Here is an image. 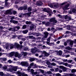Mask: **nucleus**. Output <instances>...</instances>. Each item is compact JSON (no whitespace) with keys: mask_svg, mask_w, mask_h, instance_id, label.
I'll use <instances>...</instances> for the list:
<instances>
[{"mask_svg":"<svg viewBox=\"0 0 76 76\" xmlns=\"http://www.w3.org/2000/svg\"><path fill=\"white\" fill-rule=\"evenodd\" d=\"M9 68L7 69V71L8 72H13V71L16 72L17 71L18 67L17 66H15L14 68H13V66L11 65H9L8 66Z\"/></svg>","mask_w":76,"mask_h":76,"instance_id":"1","label":"nucleus"},{"mask_svg":"<svg viewBox=\"0 0 76 76\" xmlns=\"http://www.w3.org/2000/svg\"><path fill=\"white\" fill-rule=\"evenodd\" d=\"M15 46L17 48H19L20 47V45L18 44V43L16 42L15 43L14 45H13V44H11L10 45V49L13 48V47H14Z\"/></svg>","mask_w":76,"mask_h":76,"instance_id":"2","label":"nucleus"},{"mask_svg":"<svg viewBox=\"0 0 76 76\" xmlns=\"http://www.w3.org/2000/svg\"><path fill=\"white\" fill-rule=\"evenodd\" d=\"M16 73L18 75V76H28V75L25 74L23 72L21 73L20 71L17 72Z\"/></svg>","mask_w":76,"mask_h":76,"instance_id":"3","label":"nucleus"},{"mask_svg":"<svg viewBox=\"0 0 76 76\" xmlns=\"http://www.w3.org/2000/svg\"><path fill=\"white\" fill-rule=\"evenodd\" d=\"M21 64L22 66H26V67L29 66V64L28 61L22 62H21Z\"/></svg>","mask_w":76,"mask_h":76,"instance_id":"4","label":"nucleus"},{"mask_svg":"<svg viewBox=\"0 0 76 76\" xmlns=\"http://www.w3.org/2000/svg\"><path fill=\"white\" fill-rule=\"evenodd\" d=\"M37 51H38V49L36 47H34V48H32L31 50V52L33 54L35 53Z\"/></svg>","mask_w":76,"mask_h":76,"instance_id":"5","label":"nucleus"},{"mask_svg":"<svg viewBox=\"0 0 76 76\" xmlns=\"http://www.w3.org/2000/svg\"><path fill=\"white\" fill-rule=\"evenodd\" d=\"M13 12H11V10H8L5 11L4 14L5 15H7V14H9V15H12Z\"/></svg>","mask_w":76,"mask_h":76,"instance_id":"6","label":"nucleus"},{"mask_svg":"<svg viewBox=\"0 0 76 76\" xmlns=\"http://www.w3.org/2000/svg\"><path fill=\"white\" fill-rule=\"evenodd\" d=\"M49 20L50 22H53V23H57V21L56 20V18H52Z\"/></svg>","mask_w":76,"mask_h":76,"instance_id":"7","label":"nucleus"},{"mask_svg":"<svg viewBox=\"0 0 76 76\" xmlns=\"http://www.w3.org/2000/svg\"><path fill=\"white\" fill-rule=\"evenodd\" d=\"M69 6H70L69 4H66L65 6L63 8V10H69V8H68V7H69Z\"/></svg>","mask_w":76,"mask_h":76,"instance_id":"8","label":"nucleus"},{"mask_svg":"<svg viewBox=\"0 0 76 76\" xmlns=\"http://www.w3.org/2000/svg\"><path fill=\"white\" fill-rule=\"evenodd\" d=\"M28 54L29 53H28L23 51L21 53V56H22L23 55L24 57H26V56L27 55H28Z\"/></svg>","mask_w":76,"mask_h":76,"instance_id":"9","label":"nucleus"},{"mask_svg":"<svg viewBox=\"0 0 76 76\" xmlns=\"http://www.w3.org/2000/svg\"><path fill=\"white\" fill-rule=\"evenodd\" d=\"M65 19H66V21H69L72 18H70V17H68L67 16V15H65Z\"/></svg>","mask_w":76,"mask_h":76,"instance_id":"10","label":"nucleus"},{"mask_svg":"<svg viewBox=\"0 0 76 76\" xmlns=\"http://www.w3.org/2000/svg\"><path fill=\"white\" fill-rule=\"evenodd\" d=\"M64 75H62V76H74V74L72 73H64Z\"/></svg>","mask_w":76,"mask_h":76,"instance_id":"11","label":"nucleus"},{"mask_svg":"<svg viewBox=\"0 0 76 76\" xmlns=\"http://www.w3.org/2000/svg\"><path fill=\"white\" fill-rule=\"evenodd\" d=\"M61 64H63V65H65V66H67V67H70L71 66V65L67 63H64V62H61Z\"/></svg>","mask_w":76,"mask_h":76,"instance_id":"12","label":"nucleus"},{"mask_svg":"<svg viewBox=\"0 0 76 76\" xmlns=\"http://www.w3.org/2000/svg\"><path fill=\"white\" fill-rule=\"evenodd\" d=\"M69 45H70V47H73V42H74V41L72 40H69Z\"/></svg>","mask_w":76,"mask_h":76,"instance_id":"13","label":"nucleus"},{"mask_svg":"<svg viewBox=\"0 0 76 76\" xmlns=\"http://www.w3.org/2000/svg\"><path fill=\"white\" fill-rule=\"evenodd\" d=\"M10 22L11 23H14V24H17L18 23V21H16L13 20H10Z\"/></svg>","mask_w":76,"mask_h":76,"instance_id":"14","label":"nucleus"},{"mask_svg":"<svg viewBox=\"0 0 76 76\" xmlns=\"http://www.w3.org/2000/svg\"><path fill=\"white\" fill-rule=\"evenodd\" d=\"M44 34L45 35L44 36L43 38H46L48 36V33L47 31L44 32Z\"/></svg>","mask_w":76,"mask_h":76,"instance_id":"15","label":"nucleus"},{"mask_svg":"<svg viewBox=\"0 0 76 76\" xmlns=\"http://www.w3.org/2000/svg\"><path fill=\"white\" fill-rule=\"evenodd\" d=\"M42 4V3L41 1H37V5L39 6H41Z\"/></svg>","mask_w":76,"mask_h":76,"instance_id":"16","label":"nucleus"},{"mask_svg":"<svg viewBox=\"0 0 76 76\" xmlns=\"http://www.w3.org/2000/svg\"><path fill=\"white\" fill-rule=\"evenodd\" d=\"M43 54H44L45 56H46V57H48V56L50 55V54L49 53L46 52L45 51L43 52Z\"/></svg>","mask_w":76,"mask_h":76,"instance_id":"17","label":"nucleus"},{"mask_svg":"<svg viewBox=\"0 0 76 76\" xmlns=\"http://www.w3.org/2000/svg\"><path fill=\"white\" fill-rule=\"evenodd\" d=\"M34 63L33 62L30 64V66L28 68V70H29V69H30L31 68V67L34 66Z\"/></svg>","mask_w":76,"mask_h":76,"instance_id":"18","label":"nucleus"},{"mask_svg":"<svg viewBox=\"0 0 76 76\" xmlns=\"http://www.w3.org/2000/svg\"><path fill=\"white\" fill-rule=\"evenodd\" d=\"M0 59L1 61H6L7 60V58H0Z\"/></svg>","mask_w":76,"mask_h":76,"instance_id":"19","label":"nucleus"},{"mask_svg":"<svg viewBox=\"0 0 76 76\" xmlns=\"http://www.w3.org/2000/svg\"><path fill=\"white\" fill-rule=\"evenodd\" d=\"M25 14H21L20 15H19V16L20 18H23V16H25Z\"/></svg>","mask_w":76,"mask_h":76,"instance_id":"20","label":"nucleus"},{"mask_svg":"<svg viewBox=\"0 0 76 76\" xmlns=\"http://www.w3.org/2000/svg\"><path fill=\"white\" fill-rule=\"evenodd\" d=\"M68 69V68L64 66V68H63L62 70L64 72H66V71H67V69Z\"/></svg>","mask_w":76,"mask_h":76,"instance_id":"21","label":"nucleus"},{"mask_svg":"<svg viewBox=\"0 0 76 76\" xmlns=\"http://www.w3.org/2000/svg\"><path fill=\"white\" fill-rule=\"evenodd\" d=\"M58 53L59 56H61V55H62V52L61 50H59L58 51Z\"/></svg>","mask_w":76,"mask_h":76,"instance_id":"22","label":"nucleus"},{"mask_svg":"<svg viewBox=\"0 0 76 76\" xmlns=\"http://www.w3.org/2000/svg\"><path fill=\"white\" fill-rule=\"evenodd\" d=\"M65 49L68 50H70L72 49V48L69 47H65Z\"/></svg>","mask_w":76,"mask_h":76,"instance_id":"23","label":"nucleus"},{"mask_svg":"<svg viewBox=\"0 0 76 76\" xmlns=\"http://www.w3.org/2000/svg\"><path fill=\"white\" fill-rule=\"evenodd\" d=\"M29 38H31V39H35V37L32 36H28Z\"/></svg>","mask_w":76,"mask_h":76,"instance_id":"24","label":"nucleus"},{"mask_svg":"<svg viewBox=\"0 0 76 76\" xmlns=\"http://www.w3.org/2000/svg\"><path fill=\"white\" fill-rule=\"evenodd\" d=\"M46 73L48 75H52V72L50 71H48L46 72Z\"/></svg>","mask_w":76,"mask_h":76,"instance_id":"25","label":"nucleus"},{"mask_svg":"<svg viewBox=\"0 0 76 76\" xmlns=\"http://www.w3.org/2000/svg\"><path fill=\"white\" fill-rule=\"evenodd\" d=\"M15 54V52H12L10 53V57H12L13 55Z\"/></svg>","mask_w":76,"mask_h":76,"instance_id":"26","label":"nucleus"},{"mask_svg":"<svg viewBox=\"0 0 76 76\" xmlns=\"http://www.w3.org/2000/svg\"><path fill=\"white\" fill-rule=\"evenodd\" d=\"M45 25L46 26H49L50 25V23L48 22H47L45 23Z\"/></svg>","mask_w":76,"mask_h":76,"instance_id":"27","label":"nucleus"},{"mask_svg":"<svg viewBox=\"0 0 76 76\" xmlns=\"http://www.w3.org/2000/svg\"><path fill=\"white\" fill-rule=\"evenodd\" d=\"M28 32V30H26L23 31V33L25 34H27V33Z\"/></svg>","mask_w":76,"mask_h":76,"instance_id":"28","label":"nucleus"},{"mask_svg":"<svg viewBox=\"0 0 76 76\" xmlns=\"http://www.w3.org/2000/svg\"><path fill=\"white\" fill-rule=\"evenodd\" d=\"M64 51L65 52V53H70V51H69L67 50H64Z\"/></svg>","mask_w":76,"mask_h":76,"instance_id":"29","label":"nucleus"},{"mask_svg":"<svg viewBox=\"0 0 76 76\" xmlns=\"http://www.w3.org/2000/svg\"><path fill=\"white\" fill-rule=\"evenodd\" d=\"M12 31L13 32H15V31H16L17 30H16V28H15V27H14L13 28H12Z\"/></svg>","mask_w":76,"mask_h":76,"instance_id":"30","label":"nucleus"},{"mask_svg":"<svg viewBox=\"0 0 76 76\" xmlns=\"http://www.w3.org/2000/svg\"><path fill=\"white\" fill-rule=\"evenodd\" d=\"M14 54L15 57H18V55H19V54L18 52L15 53Z\"/></svg>","mask_w":76,"mask_h":76,"instance_id":"31","label":"nucleus"},{"mask_svg":"<svg viewBox=\"0 0 76 76\" xmlns=\"http://www.w3.org/2000/svg\"><path fill=\"white\" fill-rule=\"evenodd\" d=\"M7 67H8L7 66H4L3 67V69L4 70H6V69H7Z\"/></svg>","mask_w":76,"mask_h":76,"instance_id":"32","label":"nucleus"},{"mask_svg":"<svg viewBox=\"0 0 76 76\" xmlns=\"http://www.w3.org/2000/svg\"><path fill=\"white\" fill-rule=\"evenodd\" d=\"M35 60V58H31L30 59V61H33Z\"/></svg>","mask_w":76,"mask_h":76,"instance_id":"33","label":"nucleus"},{"mask_svg":"<svg viewBox=\"0 0 76 76\" xmlns=\"http://www.w3.org/2000/svg\"><path fill=\"white\" fill-rule=\"evenodd\" d=\"M23 10H26L27 9V6L25 5L23 7Z\"/></svg>","mask_w":76,"mask_h":76,"instance_id":"34","label":"nucleus"},{"mask_svg":"<svg viewBox=\"0 0 76 76\" xmlns=\"http://www.w3.org/2000/svg\"><path fill=\"white\" fill-rule=\"evenodd\" d=\"M23 37V36L22 35H19L18 37V39H22V38Z\"/></svg>","mask_w":76,"mask_h":76,"instance_id":"35","label":"nucleus"},{"mask_svg":"<svg viewBox=\"0 0 76 76\" xmlns=\"http://www.w3.org/2000/svg\"><path fill=\"white\" fill-rule=\"evenodd\" d=\"M50 65L51 66H56V64L54 62L52 63Z\"/></svg>","mask_w":76,"mask_h":76,"instance_id":"36","label":"nucleus"},{"mask_svg":"<svg viewBox=\"0 0 76 76\" xmlns=\"http://www.w3.org/2000/svg\"><path fill=\"white\" fill-rule=\"evenodd\" d=\"M72 61H73V60H68V61H67V62L68 63H72Z\"/></svg>","mask_w":76,"mask_h":76,"instance_id":"37","label":"nucleus"},{"mask_svg":"<svg viewBox=\"0 0 76 76\" xmlns=\"http://www.w3.org/2000/svg\"><path fill=\"white\" fill-rule=\"evenodd\" d=\"M18 10H23V8L22 7H19L18 9Z\"/></svg>","mask_w":76,"mask_h":76,"instance_id":"38","label":"nucleus"},{"mask_svg":"<svg viewBox=\"0 0 76 76\" xmlns=\"http://www.w3.org/2000/svg\"><path fill=\"white\" fill-rule=\"evenodd\" d=\"M26 24L28 25V24H31V21H26Z\"/></svg>","mask_w":76,"mask_h":76,"instance_id":"39","label":"nucleus"},{"mask_svg":"<svg viewBox=\"0 0 76 76\" xmlns=\"http://www.w3.org/2000/svg\"><path fill=\"white\" fill-rule=\"evenodd\" d=\"M15 28H17V30H19V29H20V27L19 26H15Z\"/></svg>","mask_w":76,"mask_h":76,"instance_id":"40","label":"nucleus"},{"mask_svg":"<svg viewBox=\"0 0 76 76\" xmlns=\"http://www.w3.org/2000/svg\"><path fill=\"white\" fill-rule=\"evenodd\" d=\"M74 72H76V69H72L71 71V73H74Z\"/></svg>","mask_w":76,"mask_h":76,"instance_id":"41","label":"nucleus"},{"mask_svg":"<svg viewBox=\"0 0 76 76\" xmlns=\"http://www.w3.org/2000/svg\"><path fill=\"white\" fill-rule=\"evenodd\" d=\"M46 64L47 65H50L51 64V63L49 61H47L46 62Z\"/></svg>","mask_w":76,"mask_h":76,"instance_id":"42","label":"nucleus"},{"mask_svg":"<svg viewBox=\"0 0 76 76\" xmlns=\"http://www.w3.org/2000/svg\"><path fill=\"white\" fill-rule=\"evenodd\" d=\"M28 10L29 12H31V11L32 10V8H31V7H29L28 9Z\"/></svg>","mask_w":76,"mask_h":76,"instance_id":"43","label":"nucleus"},{"mask_svg":"<svg viewBox=\"0 0 76 76\" xmlns=\"http://www.w3.org/2000/svg\"><path fill=\"white\" fill-rule=\"evenodd\" d=\"M40 72H41L42 73H44V71L43 70H42L41 69H39Z\"/></svg>","mask_w":76,"mask_h":76,"instance_id":"44","label":"nucleus"},{"mask_svg":"<svg viewBox=\"0 0 76 76\" xmlns=\"http://www.w3.org/2000/svg\"><path fill=\"white\" fill-rule=\"evenodd\" d=\"M55 75L56 76H61V74H60L59 73H58L56 74Z\"/></svg>","mask_w":76,"mask_h":76,"instance_id":"45","label":"nucleus"},{"mask_svg":"<svg viewBox=\"0 0 76 76\" xmlns=\"http://www.w3.org/2000/svg\"><path fill=\"white\" fill-rule=\"evenodd\" d=\"M5 4L6 6H8L9 4H10L9 3L7 2H5Z\"/></svg>","mask_w":76,"mask_h":76,"instance_id":"46","label":"nucleus"},{"mask_svg":"<svg viewBox=\"0 0 76 76\" xmlns=\"http://www.w3.org/2000/svg\"><path fill=\"white\" fill-rule=\"evenodd\" d=\"M35 35L36 36V37H39V34L38 33H35Z\"/></svg>","mask_w":76,"mask_h":76,"instance_id":"47","label":"nucleus"},{"mask_svg":"<svg viewBox=\"0 0 76 76\" xmlns=\"http://www.w3.org/2000/svg\"><path fill=\"white\" fill-rule=\"evenodd\" d=\"M26 26H27L26 25H24L23 26V27H22L23 29H25V28H26Z\"/></svg>","mask_w":76,"mask_h":76,"instance_id":"48","label":"nucleus"},{"mask_svg":"<svg viewBox=\"0 0 76 76\" xmlns=\"http://www.w3.org/2000/svg\"><path fill=\"white\" fill-rule=\"evenodd\" d=\"M72 12L73 13H76V10L75 9H73L72 10Z\"/></svg>","mask_w":76,"mask_h":76,"instance_id":"49","label":"nucleus"},{"mask_svg":"<svg viewBox=\"0 0 76 76\" xmlns=\"http://www.w3.org/2000/svg\"><path fill=\"white\" fill-rule=\"evenodd\" d=\"M24 51H28V50H29V49L28 48H26L24 49Z\"/></svg>","mask_w":76,"mask_h":76,"instance_id":"50","label":"nucleus"},{"mask_svg":"<svg viewBox=\"0 0 76 76\" xmlns=\"http://www.w3.org/2000/svg\"><path fill=\"white\" fill-rule=\"evenodd\" d=\"M33 28H34V26H30V29L31 30H32L33 29Z\"/></svg>","mask_w":76,"mask_h":76,"instance_id":"51","label":"nucleus"},{"mask_svg":"<svg viewBox=\"0 0 76 76\" xmlns=\"http://www.w3.org/2000/svg\"><path fill=\"white\" fill-rule=\"evenodd\" d=\"M41 39V37H37L36 38V39L37 40H39L40 39Z\"/></svg>","mask_w":76,"mask_h":76,"instance_id":"52","label":"nucleus"},{"mask_svg":"<svg viewBox=\"0 0 76 76\" xmlns=\"http://www.w3.org/2000/svg\"><path fill=\"white\" fill-rule=\"evenodd\" d=\"M34 72V70L33 69H31V74H32L33 72Z\"/></svg>","mask_w":76,"mask_h":76,"instance_id":"53","label":"nucleus"},{"mask_svg":"<svg viewBox=\"0 0 76 76\" xmlns=\"http://www.w3.org/2000/svg\"><path fill=\"white\" fill-rule=\"evenodd\" d=\"M54 7H56V8H57V7H58V5L57 4H55L54 5Z\"/></svg>","mask_w":76,"mask_h":76,"instance_id":"54","label":"nucleus"},{"mask_svg":"<svg viewBox=\"0 0 76 76\" xmlns=\"http://www.w3.org/2000/svg\"><path fill=\"white\" fill-rule=\"evenodd\" d=\"M37 72H33V73L32 74V75H37Z\"/></svg>","mask_w":76,"mask_h":76,"instance_id":"55","label":"nucleus"},{"mask_svg":"<svg viewBox=\"0 0 76 76\" xmlns=\"http://www.w3.org/2000/svg\"><path fill=\"white\" fill-rule=\"evenodd\" d=\"M31 12H28L27 13V15L28 16H29L30 15H31Z\"/></svg>","mask_w":76,"mask_h":76,"instance_id":"56","label":"nucleus"},{"mask_svg":"<svg viewBox=\"0 0 76 76\" xmlns=\"http://www.w3.org/2000/svg\"><path fill=\"white\" fill-rule=\"evenodd\" d=\"M55 71L56 72H57L58 71V68H56L55 69Z\"/></svg>","mask_w":76,"mask_h":76,"instance_id":"57","label":"nucleus"},{"mask_svg":"<svg viewBox=\"0 0 76 76\" xmlns=\"http://www.w3.org/2000/svg\"><path fill=\"white\" fill-rule=\"evenodd\" d=\"M64 67V66H59V68L60 69H63Z\"/></svg>","mask_w":76,"mask_h":76,"instance_id":"58","label":"nucleus"},{"mask_svg":"<svg viewBox=\"0 0 76 76\" xmlns=\"http://www.w3.org/2000/svg\"><path fill=\"white\" fill-rule=\"evenodd\" d=\"M62 61L64 62H66V61H67V59H62Z\"/></svg>","mask_w":76,"mask_h":76,"instance_id":"59","label":"nucleus"},{"mask_svg":"<svg viewBox=\"0 0 76 76\" xmlns=\"http://www.w3.org/2000/svg\"><path fill=\"white\" fill-rule=\"evenodd\" d=\"M66 3H67V2H65L61 4V6H63V5H64V4H66Z\"/></svg>","mask_w":76,"mask_h":76,"instance_id":"60","label":"nucleus"},{"mask_svg":"<svg viewBox=\"0 0 76 76\" xmlns=\"http://www.w3.org/2000/svg\"><path fill=\"white\" fill-rule=\"evenodd\" d=\"M68 26L67 27V29L68 30H70V25H68Z\"/></svg>","mask_w":76,"mask_h":76,"instance_id":"61","label":"nucleus"},{"mask_svg":"<svg viewBox=\"0 0 76 76\" xmlns=\"http://www.w3.org/2000/svg\"><path fill=\"white\" fill-rule=\"evenodd\" d=\"M42 47L43 48H44V49H45V48H48V47L45 46L44 45L42 46Z\"/></svg>","mask_w":76,"mask_h":76,"instance_id":"62","label":"nucleus"},{"mask_svg":"<svg viewBox=\"0 0 76 76\" xmlns=\"http://www.w3.org/2000/svg\"><path fill=\"white\" fill-rule=\"evenodd\" d=\"M21 41H25V40H26V39H25L24 38H22L21 39Z\"/></svg>","mask_w":76,"mask_h":76,"instance_id":"63","label":"nucleus"},{"mask_svg":"<svg viewBox=\"0 0 76 76\" xmlns=\"http://www.w3.org/2000/svg\"><path fill=\"white\" fill-rule=\"evenodd\" d=\"M0 75L1 76H3V72H0Z\"/></svg>","mask_w":76,"mask_h":76,"instance_id":"64","label":"nucleus"}]
</instances>
